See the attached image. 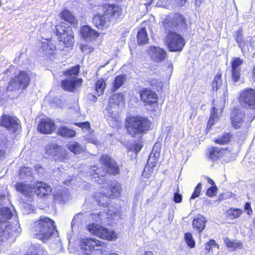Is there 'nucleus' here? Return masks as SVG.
<instances>
[{"instance_id": "obj_1", "label": "nucleus", "mask_w": 255, "mask_h": 255, "mask_svg": "<svg viewBox=\"0 0 255 255\" xmlns=\"http://www.w3.org/2000/svg\"><path fill=\"white\" fill-rule=\"evenodd\" d=\"M99 9L103 13H96L93 16V25L100 30H103L110 27L112 21L117 22L124 17L123 8L121 5L116 3H105L99 5Z\"/></svg>"}, {"instance_id": "obj_2", "label": "nucleus", "mask_w": 255, "mask_h": 255, "mask_svg": "<svg viewBox=\"0 0 255 255\" xmlns=\"http://www.w3.org/2000/svg\"><path fill=\"white\" fill-rule=\"evenodd\" d=\"M163 23L165 29L170 31L165 38V44L170 51H181L185 44V39L180 34L171 30L178 26H184L185 18L181 14L176 13L172 16H168Z\"/></svg>"}, {"instance_id": "obj_3", "label": "nucleus", "mask_w": 255, "mask_h": 255, "mask_svg": "<svg viewBox=\"0 0 255 255\" xmlns=\"http://www.w3.org/2000/svg\"><path fill=\"white\" fill-rule=\"evenodd\" d=\"M56 231L55 221L45 216H40L35 220L30 228L33 238L43 243H47L53 236Z\"/></svg>"}, {"instance_id": "obj_4", "label": "nucleus", "mask_w": 255, "mask_h": 255, "mask_svg": "<svg viewBox=\"0 0 255 255\" xmlns=\"http://www.w3.org/2000/svg\"><path fill=\"white\" fill-rule=\"evenodd\" d=\"M151 126L149 119L141 115L128 116L124 123L127 134L132 137L144 134L150 129Z\"/></svg>"}, {"instance_id": "obj_5", "label": "nucleus", "mask_w": 255, "mask_h": 255, "mask_svg": "<svg viewBox=\"0 0 255 255\" xmlns=\"http://www.w3.org/2000/svg\"><path fill=\"white\" fill-rule=\"evenodd\" d=\"M102 167L94 165L93 170L95 171L93 175L96 174L98 177L106 175L117 176L120 174L121 169L117 161L108 154H102L99 159Z\"/></svg>"}, {"instance_id": "obj_6", "label": "nucleus", "mask_w": 255, "mask_h": 255, "mask_svg": "<svg viewBox=\"0 0 255 255\" xmlns=\"http://www.w3.org/2000/svg\"><path fill=\"white\" fill-rule=\"evenodd\" d=\"M54 34L57 36L58 41L63 44L64 48L72 49L75 43V36L70 26L63 21H60L55 25Z\"/></svg>"}, {"instance_id": "obj_7", "label": "nucleus", "mask_w": 255, "mask_h": 255, "mask_svg": "<svg viewBox=\"0 0 255 255\" xmlns=\"http://www.w3.org/2000/svg\"><path fill=\"white\" fill-rule=\"evenodd\" d=\"M30 78L28 73L23 70L19 71L18 74L11 78L6 87L7 91L21 90H25L30 84Z\"/></svg>"}, {"instance_id": "obj_8", "label": "nucleus", "mask_w": 255, "mask_h": 255, "mask_svg": "<svg viewBox=\"0 0 255 255\" xmlns=\"http://www.w3.org/2000/svg\"><path fill=\"white\" fill-rule=\"evenodd\" d=\"M254 118V117H246L245 112L240 108L234 109L231 115L232 124L235 128H247Z\"/></svg>"}, {"instance_id": "obj_9", "label": "nucleus", "mask_w": 255, "mask_h": 255, "mask_svg": "<svg viewBox=\"0 0 255 255\" xmlns=\"http://www.w3.org/2000/svg\"><path fill=\"white\" fill-rule=\"evenodd\" d=\"M87 229L91 233L103 239L112 241L118 238L117 234L114 231L97 224H89Z\"/></svg>"}, {"instance_id": "obj_10", "label": "nucleus", "mask_w": 255, "mask_h": 255, "mask_svg": "<svg viewBox=\"0 0 255 255\" xmlns=\"http://www.w3.org/2000/svg\"><path fill=\"white\" fill-rule=\"evenodd\" d=\"M0 127L12 133H15L21 128L20 122L16 116L6 114L0 116Z\"/></svg>"}, {"instance_id": "obj_11", "label": "nucleus", "mask_w": 255, "mask_h": 255, "mask_svg": "<svg viewBox=\"0 0 255 255\" xmlns=\"http://www.w3.org/2000/svg\"><path fill=\"white\" fill-rule=\"evenodd\" d=\"M156 26L154 19H148L143 21L141 23V27L138 29L136 38L137 43L139 45H145L148 43V37L146 30L150 29L153 32L152 28Z\"/></svg>"}, {"instance_id": "obj_12", "label": "nucleus", "mask_w": 255, "mask_h": 255, "mask_svg": "<svg viewBox=\"0 0 255 255\" xmlns=\"http://www.w3.org/2000/svg\"><path fill=\"white\" fill-rule=\"evenodd\" d=\"M31 191L33 194L37 197L46 199L50 196L52 193V189L48 183L39 180H36L31 183Z\"/></svg>"}, {"instance_id": "obj_13", "label": "nucleus", "mask_w": 255, "mask_h": 255, "mask_svg": "<svg viewBox=\"0 0 255 255\" xmlns=\"http://www.w3.org/2000/svg\"><path fill=\"white\" fill-rule=\"evenodd\" d=\"M239 101L244 108L255 110L254 117H255V90L248 89L241 92Z\"/></svg>"}, {"instance_id": "obj_14", "label": "nucleus", "mask_w": 255, "mask_h": 255, "mask_svg": "<svg viewBox=\"0 0 255 255\" xmlns=\"http://www.w3.org/2000/svg\"><path fill=\"white\" fill-rule=\"evenodd\" d=\"M80 246L82 250L92 251L100 250V248H103L105 246V244L97 239L91 238H84L81 239L80 242Z\"/></svg>"}, {"instance_id": "obj_15", "label": "nucleus", "mask_w": 255, "mask_h": 255, "mask_svg": "<svg viewBox=\"0 0 255 255\" xmlns=\"http://www.w3.org/2000/svg\"><path fill=\"white\" fill-rule=\"evenodd\" d=\"M139 94L141 101L144 106H152L157 103L158 96L154 91L144 88L139 91Z\"/></svg>"}, {"instance_id": "obj_16", "label": "nucleus", "mask_w": 255, "mask_h": 255, "mask_svg": "<svg viewBox=\"0 0 255 255\" xmlns=\"http://www.w3.org/2000/svg\"><path fill=\"white\" fill-rule=\"evenodd\" d=\"M56 125L52 120L49 118H42L40 120L37 130L43 134H50L56 129Z\"/></svg>"}, {"instance_id": "obj_17", "label": "nucleus", "mask_w": 255, "mask_h": 255, "mask_svg": "<svg viewBox=\"0 0 255 255\" xmlns=\"http://www.w3.org/2000/svg\"><path fill=\"white\" fill-rule=\"evenodd\" d=\"M83 83L81 78L65 79L61 81V87L66 91L74 92L77 87H80Z\"/></svg>"}, {"instance_id": "obj_18", "label": "nucleus", "mask_w": 255, "mask_h": 255, "mask_svg": "<svg viewBox=\"0 0 255 255\" xmlns=\"http://www.w3.org/2000/svg\"><path fill=\"white\" fill-rule=\"evenodd\" d=\"M122 187L120 183L115 181L108 185L107 194L111 199H114L121 196Z\"/></svg>"}, {"instance_id": "obj_19", "label": "nucleus", "mask_w": 255, "mask_h": 255, "mask_svg": "<svg viewBox=\"0 0 255 255\" xmlns=\"http://www.w3.org/2000/svg\"><path fill=\"white\" fill-rule=\"evenodd\" d=\"M45 154L53 157L58 156V160L59 161H63L65 156H62L60 154L62 151V146L57 143H51L47 144L45 148Z\"/></svg>"}, {"instance_id": "obj_20", "label": "nucleus", "mask_w": 255, "mask_h": 255, "mask_svg": "<svg viewBox=\"0 0 255 255\" xmlns=\"http://www.w3.org/2000/svg\"><path fill=\"white\" fill-rule=\"evenodd\" d=\"M61 19L67 22L72 26L77 28L78 25V20L74 14L66 8L63 9L59 14Z\"/></svg>"}, {"instance_id": "obj_21", "label": "nucleus", "mask_w": 255, "mask_h": 255, "mask_svg": "<svg viewBox=\"0 0 255 255\" xmlns=\"http://www.w3.org/2000/svg\"><path fill=\"white\" fill-rule=\"evenodd\" d=\"M80 33L83 39L89 40L96 39L100 34L98 31L93 29L88 25L82 26L80 28Z\"/></svg>"}, {"instance_id": "obj_22", "label": "nucleus", "mask_w": 255, "mask_h": 255, "mask_svg": "<svg viewBox=\"0 0 255 255\" xmlns=\"http://www.w3.org/2000/svg\"><path fill=\"white\" fill-rule=\"evenodd\" d=\"M43 44V50L44 55L48 58H54L57 49L55 41L52 38H49L46 39V42L44 43Z\"/></svg>"}, {"instance_id": "obj_23", "label": "nucleus", "mask_w": 255, "mask_h": 255, "mask_svg": "<svg viewBox=\"0 0 255 255\" xmlns=\"http://www.w3.org/2000/svg\"><path fill=\"white\" fill-rule=\"evenodd\" d=\"M93 198L99 206L106 208L110 204V199H111L106 193L99 192H95Z\"/></svg>"}, {"instance_id": "obj_24", "label": "nucleus", "mask_w": 255, "mask_h": 255, "mask_svg": "<svg viewBox=\"0 0 255 255\" xmlns=\"http://www.w3.org/2000/svg\"><path fill=\"white\" fill-rule=\"evenodd\" d=\"M227 149L218 147H212L207 150V157L212 160L222 157L227 152Z\"/></svg>"}, {"instance_id": "obj_25", "label": "nucleus", "mask_w": 255, "mask_h": 255, "mask_svg": "<svg viewBox=\"0 0 255 255\" xmlns=\"http://www.w3.org/2000/svg\"><path fill=\"white\" fill-rule=\"evenodd\" d=\"M206 222L207 220L203 215H198L193 219L192 226L195 230L200 233L205 229Z\"/></svg>"}, {"instance_id": "obj_26", "label": "nucleus", "mask_w": 255, "mask_h": 255, "mask_svg": "<svg viewBox=\"0 0 255 255\" xmlns=\"http://www.w3.org/2000/svg\"><path fill=\"white\" fill-rule=\"evenodd\" d=\"M14 187L17 191L22 194L29 195L32 193L31 184L29 185L23 182H17L15 184Z\"/></svg>"}, {"instance_id": "obj_27", "label": "nucleus", "mask_w": 255, "mask_h": 255, "mask_svg": "<svg viewBox=\"0 0 255 255\" xmlns=\"http://www.w3.org/2000/svg\"><path fill=\"white\" fill-rule=\"evenodd\" d=\"M126 81V76L124 74H120L115 77L113 83L111 90L115 92L119 89Z\"/></svg>"}, {"instance_id": "obj_28", "label": "nucleus", "mask_w": 255, "mask_h": 255, "mask_svg": "<svg viewBox=\"0 0 255 255\" xmlns=\"http://www.w3.org/2000/svg\"><path fill=\"white\" fill-rule=\"evenodd\" d=\"M57 134L64 137H73L75 136L76 132L74 129L61 126L58 129Z\"/></svg>"}, {"instance_id": "obj_29", "label": "nucleus", "mask_w": 255, "mask_h": 255, "mask_svg": "<svg viewBox=\"0 0 255 255\" xmlns=\"http://www.w3.org/2000/svg\"><path fill=\"white\" fill-rule=\"evenodd\" d=\"M106 87V81L103 78H100L97 80L95 84V90L98 96L102 95Z\"/></svg>"}, {"instance_id": "obj_30", "label": "nucleus", "mask_w": 255, "mask_h": 255, "mask_svg": "<svg viewBox=\"0 0 255 255\" xmlns=\"http://www.w3.org/2000/svg\"><path fill=\"white\" fill-rule=\"evenodd\" d=\"M80 70V66L77 64L64 71L63 75L66 77H71L72 78H77L76 77L79 75Z\"/></svg>"}, {"instance_id": "obj_31", "label": "nucleus", "mask_w": 255, "mask_h": 255, "mask_svg": "<svg viewBox=\"0 0 255 255\" xmlns=\"http://www.w3.org/2000/svg\"><path fill=\"white\" fill-rule=\"evenodd\" d=\"M224 241L226 246L229 249L230 251H235L238 249L243 248V244L240 242L230 241L228 238H225Z\"/></svg>"}, {"instance_id": "obj_32", "label": "nucleus", "mask_w": 255, "mask_h": 255, "mask_svg": "<svg viewBox=\"0 0 255 255\" xmlns=\"http://www.w3.org/2000/svg\"><path fill=\"white\" fill-rule=\"evenodd\" d=\"M124 100L122 93H115L110 97V103L112 105H120L121 103L124 102Z\"/></svg>"}, {"instance_id": "obj_33", "label": "nucleus", "mask_w": 255, "mask_h": 255, "mask_svg": "<svg viewBox=\"0 0 255 255\" xmlns=\"http://www.w3.org/2000/svg\"><path fill=\"white\" fill-rule=\"evenodd\" d=\"M68 149L75 154H79L82 151L81 145L77 142L74 141L67 145Z\"/></svg>"}, {"instance_id": "obj_34", "label": "nucleus", "mask_w": 255, "mask_h": 255, "mask_svg": "<svg viewBox=\"0 0 255 255\" xmlns=\"http://www.w3.org/2000/svg\"><path fill=\"white\" fill-rule=\"evenodd\" d=\"M231 138V135L229 133H225L221 136L214 138V142L219 144H226L229 142Z\"/></svg>"}, {"instance_id": "obj_35", "label": "nucleus", "mask_w": 255, "mask_h": 255, "mask_svg": "<svg viewBox=\"0 0 255 255\" xmlns=\"http://www.w3.org/2000/svg\"><path fill=\"white\" fill-rule=\"evenodd\" d=\"M162 72H165L166 78L169 79L173 71V66L171 62H167L165 65H162Z\"/></svg>"}, {"instance_id": "obj_36", "label": "nucleus", "mask_w": 255, "mask_h": 255, "mask_svg": "<svg viewBox=\"0 0 255 255\" xmlns=\"http://www.w3.org/2000/svg\"><path fill=\"white\" fill-rule=\"evenodd\" d=\"M148 52L153 60L156 61L159 59V51L158 47L155 46L150 47Z\"/></svg>"}, {"instance_id": "obj_37", "label": "nucleus", "mask_w": 255, "mask_h": 255, "mask_svg": "<svg viewBox=\"0 0 255 255\" xmlns=\"http://www.w3.org/2000/svg\"><path fill=\"white\" fill-rule=\"evenodd\" d=\"M9 237V233L4 228L2 222H0V243L7 240Z\"/></svg>"}, {"instance_id": "obj_38", "label": "nucleus", "mask_w": 255, "mask_h": 255, "mask_svg": "<svg viewBox=\"0 0 255 255\" xmlns=\"http://www.w3.org/2000/svg\"><path fill=\"white\" fill-rule=\"evenodd\" d=\"M222 81L221 79V75L217 74L215 76L213 81L212 82V88L213 90L217 91L222 85Z\"/></svg>"}, {"instance_id": "obj_39", "label": "nucleus", "mask_w": 255, "mask_h": 255, "mask_svg": "<svg viewBox=\"0 0 255 255\" xmlns=\"http://www.w3.org/2000/svg\"><path fill=\"white\" fill-rule=\"evenodd\" d=\"M31 168L27 166H22L19 170V174L21 177L29 176L31 174Z\"/></svg>"}, {"instance_id": "obj_40", "label": "nucleus", "mask_w": 255, "mask_h": 255, "mask_svg": "<svg viewBox=\"0 0 255 255\" xmlns=\"http://www.w3.org/2000/svg\"><path fill=\"white\" fill-rule=\"evenodd\" d=\"M143 147L142 143L141 141L135 142L131 144L129 150L137 154L138 153Z\"/></svg>"}, {"instance_id": "obj_41", "label": "nucleus", "mask_w": 255, "mask_h": 255, "mask_svg": "<svg viewBox=\"0 0 255 255\" xmlns=\"http://www.w3.org/2000/svg\"><path fill=\"white\" fill-rule=\"evenodd\" d=\"M184 238L186 244L189 247L194 248L195 247V242L191 233H185L184 235Z\"/></svg>"}, {"instance_id": "obj_42", "label": "nucleus", "mask_w": 255, "mask_h": 255, "mask_svg": "<svg viewBox=\"0 0 255 255\" xmlns=\"http://www.w3.org/2000/svg\"><path fill=\"white\" fill-rule=\"evenodd\" d=\"M243 63V60L240 58H235L232 61V70H241V66Z\"/></svg>"}, {"instance_id": "obj_43", "label": "nucleus", "mask_w": 255, "mask_h": 255, "mask_svg": "<svg viewBox=\"0 0 255 255\" xmlns=\"http://www.w3.org/2000/svg\"><path fill=\"white\" fill-rule=\"evenodd\" d=\"M228 213L231 218L235 219L240 217L243 213V211L239 209H230Z\"/></svg>"}, {"instance_id": "obj_44", "label": "nucleus", "mask_w": 255, "mask_h": 255, "mask_svg": "<svg viewBox=\"0 0 255 255\" xmlns=\"http://www.w3.org/2000/svg\"><path fill=\"white\" fill-rule=\"evenodd\" d=\"M80 49L82 52L85 54H90L94 51V48L88 43L81 44Z\"/></svg>"}, {"instance_id": "obj_45", "label": "nucleus", "mask_w": 255, "mask_h": 255, "mask_svg": "<svg viewBox=\"0 0 255 255\" xmlns=\"http://www.w3.org/2000/svg\"><path fill=\"white\" fill-rule=\"evenodd\" d=\"M212 109L213 110V113L211 114L207 126V128H211V127L214 124L215 120L217 119V115H216V112L217 111V110L216 109V108L214 107H213Z\"/></svg>"}, {"instance_id": "obj_46", "label": "nucleus", "mask_w": 255, "mask_h": 255, "mask_svg": "<svg viewBox=\"0 0 255 255\" xmlns=\"http://www.w3.org/2000/svg\"><path fill=\"white\" fill-rule=\"evenodd\" d=\"M241 70H232L231 71L232 72V79L234 82H238L240 79L241 75Z\"/></svg>"}, {"instance_id": "obj_47", "label": "nucleus", "mask_w": 255, "mask_h": 255, "mask_svg": "<svg viewBox=\"0 0 255 255\" xmlns=\"http://www.w3.org/2000/svg\"><path fill=\"white\" fill-rule=\"evenodd\" d=\"M201 187L202 184L199 183L195 188V190L190 198V200L194 199L199 196L201 191Z\"/></svg>"}, {"instance_id": "obj_48", "label": "nucleus", "mask_w": 255, "mask_h": 255, "mask_svg": "<svg viewBox=\"0 0 255 255\" xmlns=\"http://www.w3.org/2000/svg\"><path fill=\"white\" fill-rule=\"evenodd\" d=\"M73 124L75 126L81 128L82 129H86L89 130L91 128L90 124L89 122L74 123Z\"/></svg>"}, {"instance_id": "obj_49", "label": "nucleus", "mask_w": 255, "mask_h": 255, "mask_svg": "<svg viewBox=\"0 0 255 255\" xmlns=\"http://www.w3.org/2000/svg\"><path fill=\"white\" fill-rule=\"evenodd\" d=\"M214 246L218 247L214 240H211L205 244V249L209 252L211 250L212 247Z\"/></svg>"}, {"instance_id": "obj_50", "label": "nucleus", "mask_w": 255, "mask_h": 255, "mask_svg": "<svg viewBox=\"0 0 255 255\" xmlns=\"http://www.w3.org/2000/svg\"><path fill=\"white\" fill-rule=\"evenodd\" d=\"M216 191V187H210L206 191V194L208 196L212 197L215 194Z\"/></svg>"}, {"instance_id": "obj_51", "label": "nucleus", "mask_w": 255, "mask_h": 255, "mask_svg": "<svg viewBox=\"0 0 255 255\" xmlns=\"http://www.w3.org/2000/svg\"><path fill=\"white\" fill-rule=\"evenodd\" d=\"M242 32V30H238V36H237V37L236 39V40H237V42L238 43L240 47H242V41H243Z\"/></svg>"}, {"instance_id": "obj_52", "label": "nucleus", "mask_w": 255, "mask_h": 255, "mask_svg": "<svg viewBox=\"0 0 255 255\" xmlns=\"http://www.w3.org/2000/svg\"><path fill=\"white\" fill-rule=\"evenodd\" d=\"M182 196L178 192L175 193L174 195L173 200L176 203H180L182 201Z\"/></svg>"}, {"instance_id": "obj_53", "label": "nucleus", "mask_w": 255, "mask_h": 255, "mask_svg": "<svg viewBox=\"0 0 255 255\" xmlns=\"http://www.w3.org/2000/svg\"><path fill=\"white\" fill-rule=\"evenodd\" d=\"M160 61L164 60L166 57V52L160 48Z\"/></svg>"}, {"instance_id": "obj_54", "label": "nucleus", "mask_w": 255, "mask_h": 255, "mask_svg": "<svg viewBox=\"0 0 255 255\" xmlns=\"http://www.w3.org/2000/svg\"><path fill=\"white\" fill-rule=\"evenodd\" d=\"M245 209L248 211V214L250 215V212H252V210L251 207V204L249 203H246L245 205Z\"/></svg>"}, {"instance_id": "obj_55", "label": "nucleus", "mask_w": 255, "mask_h": 255, "mask_svg": "<svg viewBox=\"0 0 255 255\" xmlns=\"http://www.w3.org/2000/svg\"><path fill=\"white\" fill-rule=\"evenodd\" d=\"M174 1L178 5L182 6L185 4L187 0H174Z\"/></svg>"}, {"instance_id": "obj_56", "label": "nucleus", "mask_w": 255, "mask_h": 255, "mask_svg": "<svg viewBox=\"0 0 255 255\" xmlns=\"http://www.w3.org/2000/svg\"><path fill=\"white\" fill-rule=\"evenodd\" d=\"M202 2V0H195V4L196 6L199 7Z\"/></svg>"}, {"instance_id": "obj_57", "label": "nucleus", "mask_w": 255, "mask_h": 255, "mask_svg": "<svg viewBox=\"0 0 255 255\" xmlns=\"http://www.w3.org/2000/svg\"><path fill=\"white\" fill-rule=\"evenodd\" d=\"M3 210L5 211H6V212L8 211L9 213V214H10V217H11V213L10 212V210H9V209L8 208H0V211H1V212L3 211Z\"/></svg>"}, {"instance_id": "obj_58", "label": "nucleus", "mask_w": 255, "mask_h": 255, "mask_svg": "<svg viewBox=\"0 0 255 255\" xmlns=\"http://www.w3.org/2000/svg\"><path fill=\"white\" fill-rule=\"evenodd\" d=\"M153 0H149L146 1L144 3V4L146 5V7L149 6L151 5V4L152 3Z\"/></svg>"}, {"instance_id": "obj_59", "label": "nucleus", "mask_w": 255, "mask_h": 255, "mask_svg": "<svg viewBox=\"0 0 255 255\" xmlns=\"http://www.w3.org/2000/svg\"><path fill=\"white\" fill-rule=\"evenodd\" d=\"M5 155V151L3 149H0V157H4Z\"/></svg>"}, {"instance_id": "obj_60", "label": "nucleus", "mask_w": 255, "mask_h": 255, "mask_svg": "<svg viewBox=\"0 0 255 255\" xmlns=\"http://www.w3.org/2000/svg\"><path fill=\"white\" fill-rule=\"evenodd\" d=\"M90 95L92 96V101L93 102H95L97 101V98L96 97V96L92 94H91Z\"/></svg>"}, {"instance_id": "obj_61", "label": "nucleus", "mask_w": 255, "mask_h": 255, "mask_svg": "<svg viewBox=\"0 0 255 255\" xmlns=\"http://www.w3.org/2000/svg\"><path fill=\"white\" fill-rule=\"evenodd\" d=\"M207 179L208 180V182L210 184L212 185H214L215 184L214 182L212 179L209 178H207Z\"/></svg>"}, {"instance_id": "obj_62", "label": "nucleus", "mask_w": 255, "mask_h": 255, "mask_svg": "<svg viewBox=\"0 0 255 255\" xmlns=\"http://www.w3.org/2000/svg\"><path fill=\"white\" fill-rule=\"evenodd\" d=\"M143 255H153V254L151 252L147 251L145 252Z\"/></svg>"}, {"instance_id": "obj_63", "label": "nucleus", "mask_w": 255, "mask_h": 255, "mask_svg": "<svg viewBox=\"0 0 255 255\" xmlns=\"http://www.w3.org/2000/svg\"><path fill=\"white\" fill-rule=\"evenodd\" d=\"M108 255H118L117 253H110V254H108Z\"/></svg>"}]
</instances>
